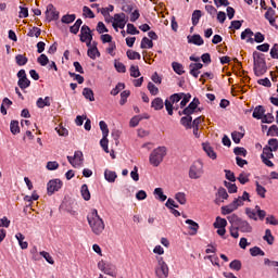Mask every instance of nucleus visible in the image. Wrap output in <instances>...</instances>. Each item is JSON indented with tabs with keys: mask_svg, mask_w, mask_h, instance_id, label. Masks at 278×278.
<instances>
[{
	"mask_svg": "<svg viewBox=\"0 0 278 278\" xmlns=\"http://www.w3.org/2000/svg\"><path fill=\"white\" fill-rule=\"evenodd\" d=\"M87 222L93 235L100 236L103 233L105 224L103 218L98 215V211L96 208L91 210L90 214L87 216Z\"/></svg>",
	"mask_w": 278,
	"mask_h": 278,
	"instance_id": "f257e3e1",
	"label": "nucleus"
},
{
	"mask_svg": "<svg viewBox=\"0 0 278 278\" xmlns=\"http://www.w3.org/2000/svg\"><path fill=\"white\" fill-rule=\"evenodd\" d=\"M268 71L266 59L264 58V54L254 51L253 52V72L254 75L257 77H261L263 75H266Z\"/></svg>",
	"mask_w": 278,
	"mask_h": 278,
	"instance_id": "f03ea898",
	"label": "nucleus"
},
{
	"mask_svg": "<svg viewBox=\"0 0 278 278\" xmlns=\"http://www.w3.org/2000/svg\"><path fill=\"white\" fill-rule=\"evenodd\" d=\"M167 154V148L165 146H161L155 148L150 154V163L154 167H159L161 163L164 161Z\"/></svg>",
	"mask_w": 278,
	"mask_h": 278,
	"instance_id": "7ed1b4c3",
	"label": "nucleus"
},
{
	"mask_svg": "<svg viewBox=\"0 0 278 278\" xmlns=\"http://www.w3.org/2000/svg\"><path fill=\"white\" fill-rule=\"evenodd\" d=\"M204 175L203 163L201 161H195L191 167H189L188 177L197 180Z\"/></svg>",
	"mask_w": 278,
	"mask_h": 278,
	"instance_id": "20e7f679",
	"label": "nucleus"
},
{
	"mask_svg": "<svg viewBox=\"0 0 278 278\" xmlns=\"http://www.w3.org/2000/svg\"><path fill=\"white\" fill-rule=\"evenodd\" d=\"M157 265L155 267V276L157 278H167L169 268L162 256H156Z\"/></svg>",
	"mask_w": 278,
	"mask_h": 278,
	"instance_id": "39448f33",
	"label": "nucleus"
},
{
	"mask_svg": "<svg viewBox=\"0 0 278 278\" xmlns=\"http://www.w3.org/2000/svg\"><path fill=\"white\" fill-rule=\"evenodd\" d=\"M274 150H271L270 147L266 146L263 148V153L261 154L262 162L268 166V167H274V163L270 161L274 159Z\"/></svg>",
	"mask_w": 278,
	"mask_h": 278,
	"instance_id": "423d86ee",
	"label": "nucleus"
},
{
	"mask_svg": "<svg viewBox=\"0 0 278 278\" xmlns=\"http://www.w3.org/2000/svg\"><path fill=\"white\" fill-rule=\"evenodd\" d=\"M68 162L72 164L73 167L79 168L84 164V154L81 151H76L74 156H67Z\"/></svg>",
	"mask_w": 278,
	"mask_h": 278,
	"instance_id": "0eeeda50",
	"label": "nucleus"
},
{
	"mask_svg": "<svg viewBox=\"0 0 278 278\" xmlns=\"http://www.w3.org/2000/svg\"><path fill=\"white\" fill-rule=\"evenodd\" d=\"M62 188H63L62 180H59V179L49 180L47 184L48 195H53L55 192H58Z\"/></svg>",
	"mask_w": 278,
	"mask_h": 278,
	"instance_id": "6e6552de",
	"label": "nucleus"
},
{
	"mask_svg": "<svg viewBox=\"0 0 278 278\" xmlns=\"http://www.w3.org/2000/svg\"><path fill=\"white\" fill-rule=\"evenodd\" d=\"M45 14H46V21L48 23H51L59 20L60 13L56 11L53 4H48Z\"/></svg>",
	"mask_w": 278,
	"mask_h": 278,
	"instance_id": "1a4fd4ad",
	"label": "nucleus"
},
{
	"mask_svg": "<svg viewBox=\"0 0 278 278\" xmlns=\"http://www.w3.org/2000/svg\"><path fill=\"white\" fill-rule=\"evenodd\" d=\"M240 206H243V203L241 202V200L235 199V201L232 203L222 206V214L228 215V214L237 211L238 207H240Z\"/></svg>",
	"mask_w": 278,
	"mask_h": 278,
	"instance_id": "9d476101",
	"label": "nucleus"
},
{
	"mask_svg": "<svg viewBox=\"0 0 278 278\" xmlns=\"http://www.w3.org/2000/svg\"><path fill=\"white\" fill-rule=\"evenodd\" d=\"M199 105L200 99L194 98L193 101L189 103L188 106H186L182 112H179V115L184 114L186 116H191L195 112L197 108H199Z\"/></svg>",
	"mask_w": 278,
	"mask_h": 278,
	"instance_id": "9b49d317",
	"label": "nucleus"
},
{
	"mask_svg": "<svg viewBox=\"0 0 278 278\" xmlns=\"http://www.w3.org/2000/svg\"><path fill=\"white\" fill-rule=\"evenodd\" d=\"M93 40V34L90 27L84 25L80 27V42H87Z\"/></svg>",
	"mask_w": 278,
	"mask_h": 278,
	"instance_id": "f8f14e48",
	"label": "nucleus"
},
{
	"mask_svg": "<svg viewBox=\"0 0 278 278\" xmlns=\"http://www.w3.org/2000/svg\"><path fill=\"white\" fill-rule=\"evenodd\" d=\"M237 228L242 233H251L253 232V227L249 224L248 220L242 219L240 224H238Z\"/></svg>",
	"mask_w": 278,
	"mask_h": 278,
	"instance_id": "ddd939ff",
	"label": "nucleus"
},
{
	"mask_svg": "<svg viewBox=\"0 0 278 278\" xmlns=\"http://www.w3.org/2000/svg\"><path fill=\"white\" fill-rule=\"evenodd\" d=\"M265 114H266V109H264L263 105H256L254 108L252 116H253V118L260 121V119H262L264 117Z\"/></svg>",
	"mask_w": 278,
	"mask_h": 278,
	"instance_id": "4468645a",
	"label": "nucleus"
},
{
	"mask_svg": "<svg viewBox=\"0 0 278 278\" xmlns=\"http://www.w3.org/2000/svg\"><path fill=\"white\" fill-rule=\"evenodd\" d=\"M117 173L114 170L105 169L104 170V179L109 181L110 184H113L117 179Z\"/></svg>",
	"mask_w": 278,
	"mask_h": 278,
	"instance_id": "2eb2a0df",
	"label": "nucleus"
},
{
	"mask_svg": "<svg viewBox=\"0 0 278 278\" xmlns=\"http://www.w3.org/2000/svg\"><path fill=\"white\" fill-rule=\"evenodd\" d=\"M202 149H204V151L206 152L210 159L212 160L217 159V154L215 153L213 147L210 146V143H202Z\"/></svg>",
	"mask_w": 278,
	"mask_h": 278,
	"instance_id": "dca6fc26",
	"label": "nucleus"
},
{
	"mask_svg": "<svg viewBox=\"0 0 278 278\" xmlns=\"http://www.w3.org/2000/svg\"><path fill=\"white\" fill-rule=\"evenodd\" d=\"M275 14H276V12L271 7H269L267 9V12L265 13V18L268 21V23L271 26H274V24L276 23Z\"/></svg>",
	"mask_w": 278,
	"mask_h": 278,
	"instance_id": "f3484780",
	"label": "nucleus"
},
{
	"mask_svg": "<svg viewBox=\"0 0 278 278\" xmlns=\"http://www.w3.org/2000/svg\"><path fill=\"white\" fill-rule=\"evenodd\" d=\"M186 225H190L189 226V229L191 230L190 235L195 236L197 232L199 231L200 225L192 219H186Z\"/></svg>",
	"mask_w": 278,
	"mask_h": 278,
	"instance_id": "a211bd4d",
	"label": "nucleus"
},
{
	"mask_svg": "<svg viewBox=\"0 0 278 278\" xmlns=\"http://www.w3.org/2000/svg\"><path fill=\"white\" fill-rule=\"evenodd\" d=\"M154 111H162L164 109V101L162 98H155L151 103Z\"/></svg>",
	"mask_w": 278,
	"mask_h": 278,
	"instance_id": "6ab92c4d",
	"label": "nucleus"
},
{
	"mask_svg": "<svg viewBox=\"0 0 278 278\" xmlns=\"http://www.w3.org/2000/svg\"><path fill=\"white\" fill-rule=\"evenodd\" d=\"M255 192L262 199H266L267 189L264 188L258 181H255Z\"/></svg>",
	"mask_w": 278,
	"mask_h": 278,
	"instance_id": "aec40b11",
	"label": "nucleus"
},
{
	"mask_svg": "<svg viewBox=\"0 0 278 278\" xmlns=\"http://www.w3.org/2000/svg\"><path fill=\"white\" fill-rule=\"evenodd\" d=\"M50 97H46L45 99L38 98L36 105L38 109H43L45 106H51Z\"/></svg>",
	"mask_w": 278,
	"mask_h": 278,
	"instance_id": "412c9836",
	"label": "nucleus"
},
{
	"mask_svg": "<svg viewBox=\"0 0 278 278\" xmlns=\"http://www.w3.org/2000/svg\"><path fill=\"white\" fill-rule=\"evenodd\" d=\"M10 132L14 136L21 134V127L18 126V121H11L10 122Z\"/></svg>",
	"mask_w": 278,
	"mask_h": 278,
	"instance_id": "4be33fe9",
	"label": "nucleus"
},
{
	"mask_svg": "<svg viewBox=\"0 0 278 278\" xmlns=\"http://www.w3.org/2000/svg\"><path fill=\"white\" fill-rule=\"evenodd\" d=\"M123 12H126V13H131L135 8H136V4L132 2V1H126V0H123Z\"/></svg>",
	"mask_w": 278,
	"mask_h": 278,
	"instance_id": "5701e85b",
	"label": "nucleus"
},
{
	"mask_svg": "<svg viewBox=\"0 0 278 278\" xmlns=\"http://www.w3.org/2000/svg\"><path fill=\"white\" fill-rule=\"evenodd\" d=\"M153 194L157 201L164 202L166 201L167 197L164 194V191L162 188H156L153 191Z\"/></svg>",
	"mask_w": 278,
	"mask_h": 278,
	"instance_id": "b1692460",
	"label": "nucleus"
},
{
	"mask_svg": "<svg viewBox=\"0 0 278 278\" xmlns=\"http://www.w3.org/2000/svg\"><path fill=\"white\" fill-rule=\"evenodd\" d=\"M180 125H182L186 129L192 128V117L190 115H186L180 118Z\"/></svg>",
	"mask_w": 278,
	"mask_h": 278,
	"instance_id": "393cba45",
	"label": "nucleus"
},
{
	"mask_svg": "<svg viewBox=\"0 0 278 278\" xmlns=\"http://www.w3.org/2000/svg\"><path fill=\"white\" fill-rule=\"evenodd\" d=\"M87 55L89 59H91L92 61H94L97 58H100V52L98 50V47H91L88 49L87 51Z\"/></svg>",
	"mask_w": 278,
	"mask_h": 278,
	"instance_id": "a878e982",
	"label": "nucleus"
},
{
	"mask_svg": "<svg viewBox=\"0 0 278 278\" xmlns=\"http://www.w3.org/2000/svg\"><path fill=\"white\" fill-rule=\"evenodd\" d=\"M227 220L230 226L237 227L239 224H241L243 219L241 217H238L236 214H232L227 217Z\"/></svg>",
	"mask_w": 278,
	"mask_h": 278,
	"instance_id": "bb28decb",
	"label": "nucleus"
},
{
	"mask_svg": "<svg viewBox=\"0 0 278 278\" xmlns=\"http://www.w3.org/2000/svg\"><path fill=\"white\" fill-rule=\"evenodd\" d=\"M80 195H83V199H85L86 201H88V200L91 199L90 190L88 189V187H87L86 184H84V185L80 187Z\"/></svg>",
	"mask_w": 278,
	"mask_h": 278,
	"instance_id": "cd10ccee",
	"label": "nucleus"
},
{
	"mask_svg": "<svg viewBox=\"0 0 278 278\" xmlns=\"http://www.w3.org/2000/svg\"><path fill=\"white\" fill-rule=\"evenodd\" d=\"M227 225H228L227 219H225L223 217L215 218V222L213 224L214 228H225V227H227Z\"/></svg>",
	"mask_w": 278,
	"mask_h": 278,
	"instance_id": "c85d7f7f",
	"label": "nucleus"
},
{
	"mask_svg": "<svg viewBox=\"0 0 278 278\" xmlns=\"http://www.w3.org/2000/svg\"><path fill=\"white\" fill-rule=\"evenodd\" d=\"M172 68L176 75H184V73H186V71H184V66L178 62H173Z\"/></svg>",
	"mask_w": 278,
	"mask_h": 278,
	"instance_id": "c756f323",
	"label": "nucleus"
},
{
	"mask_svg": "<svg viewBox=\"0 0 278 278\" xmlns=\"http://www.w3.org/2000/svg\"><path fill=\"white\" fill-rule=\"evenodd\" d=\"M15 62L18 66H25L28 62V59L25 54H16Z\"/></svg>",
	"mask_w": 278,
	"mask_h": 278,
	"instance_id": "7c9ffc66",
	"label": "nucleus"
},
{
	"mask_svg": "<svg viewBox=\"0 0 278 278\" xmlns=\"http://www.w3.org/2000/svg\"><path fill=\"white\" fill-rule=\"evenodd\" d=\"M229 268L235 271H240L242 269V262L240 260H233L229 263Z\"/></svg>",
	"mask_w": 278,
	"mask_h": 278,
	"instance_id": "2f4dec72",
	"label": "nucleus"
},
{
	"mask_svg": "<svg viewBox=\"0 0 278 278\" xmlns=\"http://www.w3.org/2000/svg\"><path fill=\"white\" fill-rule=\"evenodd\" d=\"M201 17H202V11L201 10H194V12L192 14V24H193V26L199 25Z\"/></svg>",
	"mask_w": 278,
	"mask_h": 278,
	"instance_id": "473e14b6",
	"label": "nucleus"
},
{
	"mask_svg": "<svg viewBox=\"0 0 278 278\" xmlns=\"http://www.w3.org/2000/svg\"><path fill=\"white\" fill-rule=\"evenodd\" d=\"M201 71L197 67L195 63L189 64V75H192L194 78H199Z\"/></svg>",
	"mask_w": 278,
	"mask_h": 278,
	"instance_id": "72a5a7b5",
	"label": "nucleus"
},
{
	"mask_svg": "<svg viewBox=\"0 0 278 278\" xmlns=\"http://www.w3.org/2000/svg\"><path fill=\"white\" fill-rule=\"evenodd\" d=\"M152 48H153V41L147 37H143L140 43V49H152Z\"/></svg>",
	"mask_w": 278,
	"mask_h": 278,
	"instance_id": "f704fd0d",
	"label": "nucleus"
},
{
	"mask_svg": "<svg viewBox=\"0 0 278 278\" xmlns=\"http://www.w3.org/2000/svg\"><path fill=\"white\" fill-rule=\"evenodd\" d=\"M250 254L253 256V257H256V256H265L266 253H264L263 250H261L260 247H253L250 249Z\"/></svg>",
	"mask_w": 278,
	"mask_h": 278,
	"instance_id": "c9c22d12",
	"label": "nucleus"
},
{
	"mask_svg": "<svg viewBox=\"0 0 278 278\" xmlns=\"http://www.w3.org/2000/svg\"><path fill=\"white\" fill-rule=\"evenodd\" d=\"M85 99L89 100L90 102L94 101V92L90 88H85L83 91Z\"/></svg>",
	"mask_w": 278,
	"mask_h": 278,
	"instance_id": "e433bc0d",
	"label": "nucleus"
},
{
	"mask_svg": "<svg viewBox=\"0 0 278 278\" xmlns=\"http://www.w3.org/2000/svg\"><path fill=\"white\" fill-rule=\"evenodd\" d=\"M263 239L267 242L268 245H273L275 238L271 233V230L269 229L265 230V236L263 237Z\"/></svg>",
	"mask_w": 278,
	"mask_h": 278,
	"instance_id": "4c0bfd02",
	"label": "nucleus"
},
{
	"mask_svg": "<svg viewBox=\"0 0 278 278\" xmlns=\"http://www.w3.org/2000/svg\"><path fill=\"white\" fill-rule=\"evenodd\" d=\"M189 42H190V43H193V45H195V46H198V47H201V46L204 45V40H203V38L201 37V35H193V36H192V39L189 40Z\"/></svg>",
	"mask_w": 278,
	"mask_h": 278,
	"instance_id": "58836bf2",
	"label": "nucleus"
},
{
	"mask_svg": "<svg viewBox=\"0 0 278 278\" xmlns=\"http://www.w3.org/2000/svg\"><path fill=\"white\" fill-rule=\"evenodd\" d=\"M17 86L22 89L25 90L30 86V80L26 78H18Z\"/></svg>",
	"mask_w": 278,
	"mask_h": 278,
	"instance_id": "ea45409f",
	"label": "nucleus"
},
{
	"mask_svg": "<svg viewBox=\"0 0 278 278\" xmlns=\"http://www.w3.org/2000/svg\"><path fill=\"white\" fill-rule=\"evenodd\" d=\"M126 55H127V58H128L130 61H136V60L140 61V59H141V55H140L138 52L132 51V50H128V51L126 52Z\"/></svg>",
	"mask_w": 278,
	"mask_h": 278,
	"instance_id": "a19ab883",
	"label": "nucleus"
},
{
	"mask_svg": "<svg viewBox=\"0 0 278 278\" xmlns=\"http://www.w3.org/2000/svg\"><path fill=\"white\" fill-rule=\"evenodd\" d=\"M99 126L102 131V136H104V138H108V136L110 134L108 124L104 121H100Z\"/></svg>",
	"mask_w": 278,
	"mask_h": 278,
	"instance_id": "79ce46f5",
	"label": "nucleus"
},
{
	"mask_svg": "<svg viewBox=\"0 0 278 278\" xmlns=\"http://www.w3.org/2000/svg\"><path fill=\"white\" fill-rule=\"evenodd\" d=\"M76 14H67V15H64L62 18H61V22L64 23V24H70V23H74L76 21Z\"/></svg>",
	"mask_w": 278,
	"mask_h": 278,
	"instance_id": "37998d69",
	"label": "nucleus"
},
{
	"mask_svg": "<svg viewBox=\"0 0 278 278\" xmlns=\"http://www.w3.org/2000/svg\"><path fill=\"white\" fill-rule=\"evenodd\" d=\"M231 136L236 144H239L241 142V139L244 138V134L240 131H233Z\"/></svg>",
	"mask_w": 278,
	"mask_h": 278,
	"instance_id": "c03bdc74",
	"label": "nucleus"
},
{
	"mask_svg": "<svg viewBox=\"0 0 278 278\" xmlns=\"http://www.w3.org/2000/svg\"><path fill=\"white\" fill-rule=\"evenodd\" d=\"M240 229L238 228V226H230L229 227V235L230 237L238 239L240 238Z\"/></svg>",
	"mask_w": 278,
	"mask_h": 278,
	"instance_id": "a18cd8bd",
	"label": "nucleus"
},
{
	"mask_svg": "<svg viewBox=\"0 0 278 278\" xmlns=\"http://www.w3.org/2000/svg\"><path fill=\"white\" fill-rule=\"evenodd\" d=\"M147 88H148V91H150V93L154 97L160 93V89L155 87V85L151 81L148 83Z\"/></svg>",
	"mask_w": 278,
	"mask_h": 278,
	"instance_id": "49530a36",
	"label": "nucleus"
},
{
	"mask_svg": "<svg viewBox=\"0 0 278 278\" xmlns=\"http://www.w3.org/2000/svg\"><path fill=\"white\" fill-rule=\"evenodd\" d=\"M275 121V117L273 114L268 113V114H264L262 117V124H273Z\"/></svg>",
	"mask_w": 278,
	"mask_h": 278,
	"instance_id": "de8ad7c7",
	"label": "nucleus"
},
{
	"mask_svg": "<svg viewBox=\"0 0 278 278\" xmlns=\"http://www.w3.org/2000/svg\"><path fill=\"white\" fill-rule=\"evenodd\" d=\"M233 153L237 155V156H243L245 157L247 154H248V151L245 148H242V147H236L233 149Z\"/></svg>",
	"mask_w": 278,
	"mask_h": 278,
	"instance_id": "09e8293b",
	"label": "nucleus"
},
{
	"mask_svg": "<svg viewBox=\"0 0 278 278\" xmlns=\"http://www.w3.org/2000/svg\"><path fill=\"white\" fill-rule=\"evenodd\" d=\"M123 89H125V84H124V83H118V84L116 85V87L111 91V96H113V97L118 96V93H119Z\"/></svg>",
	"mask_w": 278,
	"mask_h": 278,
	"instance_id": "8fccbe9b",
	"label": "nucleus"
},
{
	"mask_svg": "<svg viewBox=\"0 0 278 278\" xmlns=\"http://www.w3.org/2000/svg\"><path fill=\"white\" fill-rule=\"evenodd\" d=\"M37 62H38L39 65L46 66L47 64H49L50 60L46 54H40L37 58Z\"/></svg>",
	"mask_w": 278,
	"mask_h": 278,
	"instance_id": "3c124183",
	"label": "nucleus"
},
{
	"mask_svg": "<svg viewBox=\"0 0 278 278\" xmlns=\"http://www.w3.org/2000/svg\"><path fill=\"white\" fill-rule=\"evenodd\" d=\"M176 201H178L181 205H186L187 204V195L186 193L179 192L176 193Z\"/></svg>",
	"mask_w": 278,
	"mask_h": 278,
	"instance_id": "603ef678",
	"label": "nucleus"
},
{
	"mask_svg": "<svg viewBox=\"0 0 278 278\" xmlns=\"http://www.w3.org/2000/svg\"><path fill=\"white\" fill-rule=\"evenodd\" d=\"M104 275H110L112 277H117V273L114 270V267L112 265H106V268L103 270Z\"/></svg>",
	"mask_w": 278,
	"mask_h": 278,
	"instance_id": "864d4df0",
	"label": "nucleus"
},
{
	"mask_svg": "<svg viewBox=\"0 0 278 278\" xmlns=\"http://www.w3.org/2000/svg\"><path fill=\"white\" fill-rule=\"evenodd\" d=\"M127 34L131 36L139 35V30L136 28L134 24H127Z\"/></svg>",
	"mask_w": 278,
	"mask_h": 278,
	"instance_id": "5fc2aeb1",
	"label": "nucleus"
},
{
	"mask_svg": "<svg viewBox=\"0 0 278 278\" xmlns=\"http://www.w3.org/2000/svg\"><path fill=\"white\" fill-rule=\"evenodd\" d=\"M41 35V28H38V27H34V28H30L27 36L29 37H36L38 38L39 36Z\"/></svg>",
	"mask_w": 278,
	"mask_h": 278,
	"instance_id": "6e6d98bb",
	"label": "nucleus"
},
{
	"mask_svg": "<svg viewBox=\"0 0 278 278\" xmlns=\"http://www.w3.org/2000/svg\"><path fill=\"white\" fill-rule=\"evenodd\" d=\"M247 215L249 216L250 219L254 220V222H257L258 220V217H257V213L255 210H252V208H247Z\"/></svg>",
	"mask_w": 278,
	"mask_h": 278,
	"instance_id": "4d7b16f0",
	"label": "nucleus"
},
{
	"mask_svg": "<svg viewBox=\"0 0 278 278\" xmlns=\"http://www.w3.org/2000/svg\"><path fill=\"white\" fill-rule=\"evenodd\" d=\"M243 22H244L243 20L242 21H232V22H230L229 29H236V30L241 29Z\"/></svg>",
	"mask_w": 278,
	"mask_h": 278,
	"instance_id": "13d9d810",
	"label": "nucleus"
},
{
	"mask_svg": "<svg viewBox=\"0 0 278 278\" xmlns=\"http://www.w3.org/2000/svg\"><path fill=\"white\" fill-rule=\"evenodd\" d=\"M181 102H180V106L181 109L186 108L187 104L189 103L190 99H191V94L190 93H184L182 98H181Z\"/></svg>",
	"mask_w": 278,
	"mask_h": 278,
	"instance_id": "bf43d9fd",
	"label": "nucleus"
},
{
	"mask_svg": "<svg viewBox=\"0 0 278 278\" xmlns=\"http://www.w3.org/2000/svg\"><path fill=\"white\" fill-rule=\"evenodd\" d=\"M269 55L274 60H278V43H275L269 51Z\"/></svg>",
	"mask_w": 278,
	"mask_h": 278,
	"instance_id": "052dcab7",
	"label": "nucleus"
},
{
	"mask_svg": "<svg viewBox=\"0 0 278 278\" xmlns=\"http://www.w3.org/2000/svg\"><path fill=\"white\" fill-rule=\"evenodd\" d=\"M129 72H130V76L134 78H138L141 75L138 66L131 65L129 68Z\"/></svg>",
	"mask_w": 278,
	"mask_h": 278,
	"instance_id": "680f3d73",
	"label": "nucleus"
},
{
	"mask_svg": "<svg viewBox=\"0 0 278 278\" xmlns=\"http://www.w3.org/2000/svg\"><path fill=\"white\" fill-rule=\"evenodd\" d=\"M184 92H179V93H173L170 96V102L174 103H178L181 99H182Z\"/></svg>",
	"mask_w": 278,
	"mask_h": 278,
	"instance_id": "e2e57ef3",
	"label": "nucleus"
},
{
	"mask_svg": "<svg viewBox=\"0 0 278 278\" xmlns=\"http://www.w3.org/2000/svg\"><path fill=\"white\" fill-rule=\"evenodd\" d=\"M217 197L219 199H223L224 201H227V199H229V194H228L227 190H225L224 188H219Z\"/></svg>",
	"mask_w": 278,
	"mask_h": 278,
	"instance_id": "0e129e2a",
	"label": "nucleus"
},
{
	"mask_svg": "<svg viewBox=\"0 0 278 278\" xmlns=\"http://www.w3.org/2000/svg\"><path fill=\"white\" fill-rule=\"evenodd\" d=\"M114 66L117 73H126V67L122 62L115 61Z\"/></svg>",
	"mask_w": 278,
	"mask_h": 278,
	"instance_id": "69168bd1",
	"label": "nucleus"
},
{
	"mask_svg": "<svg viewBox=\"0 0 278 278\" xmlns=\"http://www.w3.org/2000/svg\"><path fill=\"white\" fill-rule=\"evenodd\" d=\"M141 121H142V116L140 115L131 117L129 125L130 127H137Z\"/></svg>",
	"mask_w": 278,
	"mask_h": 278,
	"instance_id": "338daca9",
	"label": "nucleus"
},
{
	"mask_svg": "<svg viewBox=\"0 0 278 278\" xmlns=\"http://www.w3.org/2000/svg\"><path fill=\"white\" fill-rule=\"evenodd\" d=\"M268 146L271 150H274L275 152L278 149V140L277 139H269L268 140Z\"/></svg>",
	"mask_w": 278,
	"mask_h": 278,
	"instance_id": "774afa93",
	"label": "nucleus"
}]
</instances>
